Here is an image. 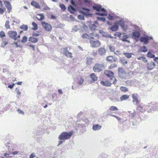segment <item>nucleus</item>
I'll return each instance as SVG.
<instances>
[{
  "instance_id": "obj_13",
  "label": "nucleus",
  "mask_w": 158,
  "mask_h": 158,
  "mask_svg": "<svg viewBox=\"0 0 158 158\" xmlns=\"http://www.w3.org/2000/svg\"><path fill=\"white\" fill-rule=\"evenodd\" d=\"M4 4L7 9L8 12L9 13L12 9L11 6L10 2L7 1H5L4 2Z\"/></svg>"
},
{
  "instance_id": "obj_14",
  "label": "nucleus",
  "mask_w": 158,
  "mask_h": 158,
  "mask_svg": "<svg viewBox=\"0 0 158 158\" xmlns=\"http://www.w3.org/2000/svg\"><path fill=\"white\" fill-rule=\"evenodd\" d=\"M114 24H119L121 26V28L123 29H125L127 28L125 26L124 22L122 20H120L119 21L115 22Z\"/></svg>"
},
{
  "instance_id": "obj_39",
  "label": "nucleus",
  "mask_w": 158,
  "mask_h": 158,
  "mask_svg": "<svg viewBox=\"0 0 158 158\" xmlns=\"http://www.w3.org/2000/svg\"><path fill=\"white\" fill-rule=\"evenodd\" d=\"M89 27L90 30L92 31H95L97 29V26L94 24H92Z\"/></svg>"
},
{
  "instance_id": "obj_7",
  "label": "nucleus",
  "mask_w": 158,
  "mask_h": 158,
  "mask_svg": "<svg viewBox=\"0 0 158 158\" xmlns=\"http://www.w3.org/2000/svg\"><path fill=\"white\" fill-rule=\"evenodd\" d=\"M98 40H94L90 41L89 43L91 46L92 48H97L100 46L101 45V43Z\"/></svg>"
},
{
  "instance_id": "obj_49",
  "label": "nucleus",
  "mask_w": 158,
  "mask_h": 158,
  "mask_svg": "<svg viewBox=\"0 0 158 158\" xmlns=\"http://www.w3.org/2000/svg\"><path fill=\"white\" fill-rule=\"evenodd\" d=\"M5 36V34L3 31H2L0 32V37L1 38H3Z\"/></svg>"
},
{
  "instance_id": "obj_15",
  "label": "nucleus",
  "mask_w": 158,
  "mask_h": 158,
  "mask_svg": "<svg viewBox=\"0 0 158 158\" xmlns=\"http://www.w3.org/2000/svg\"><path fill=\"white\" fill-rule=\"evenodd\" d=\"M106 61L109 63H112L116 61V60L114 58L113 56H108L106 57Z\"/></svg>"
},
{
  "instance_id": "obj_48",
  "label": "nucleus",
  "mask_w": 158,
  "mask_h": 158,
  "mask_svg": "<svg viewBox=\"0 0 158 158\" xmlns=\"http://www.w3.org/2000/svg\"><path fill=\"white\" fill-rule=\"evenodd\" d=\"M60 6L62 10L63 11H64L65 10L66 8L65 6L63 4H60Z\"/></svg>"
},
{
  "instance_id": "obj_62",
  "label": "nucleus",
  "mask_w": 158,
  "mask_h": 158,
  "mask_svg": "<svg viewBox=\"0 0 158 158\" xmlns=\"http://www.w3.org/2000/svg\"><path fill=\"white\" fill-rule=\"evenodd\" d=\"M22 81H19V82L16 83L15 84L18 85H22Z\"/></svg>"
},
{
  "instance_id": "obj_31",
  "label": "nucleus",
  "mask_w": 158,
  "mask_h": 158,
  "mask_svg": "<svg viewBox=\"0 0 158 158\" xmlns=\"http://www.w3.org/2000/svg\"><path fill=\"white\" fill-rule=\"evenodd\" d=\"M68 9L71 13H74L76 11L75 9L71 5L68 6Z\"/></svg>"
},
{
  "instance_id": "obj_20",
  "label": "nucleus",
  "mask_w": 158,
  "mask_h": 158,
  "mask_svg": "<svg viewBox=\"0 0 158 158\" xmlns=\"http://www.w3.org/2000/svg\"><path fill=\"white\" fill-rule=\"evenodd\" d=\"M90 77L92 81L93 82H94L98 80V77L94 73H92L90 75Z\"/></svg>"
},
{
  "instance_id": "obj_59",
  "label": "nucleus",
  "mask_w": 158,
  "mask_h": 158,
  "mask_svg": "<svg viewBox=\"0 0 158 158\" xmlns=\"http://www.w3.org/2000/svg\"><path fill=\"white\" fill-rule=\"evenodd\" d=\"M114 54L117 55H118L120 54L119 52L118 51H116L115 52L114 51Z\"/></svg>"
},
{
  "instance_id": "obj_29",
  "label": "nucleus",
  "mask_w": 158,
  "mask_h": 158,
  "mask_svg": "<svg viewBox=\"0 0 158 158\" xmlns=\"http://www.w3.org/2000/svg\"><path fill=\"white\" fill-rule=\"evenodd\" d=\"M29 41H30L33 43H36L38 41V39L37 38L34 37H30L29 38Z\"/></svg>"
},
{
  "instance_id": "obj_3",
  "label": "nucleus",
  "mask_w": 158,
  "mask_h": 158,
  "mask_svg": "<svg viewBox=\"0 0 158 158\" xmlns=\"http://www.w3.org/2000/svg\"><path fill=\"white\" fill-rule=\"evenodd\" d=\"M104 74L108 77L110 78V80H113V83L115 85L117 81L116 78L114 76V73L113 72L109 70H105L104 72Z\"/></svg>"
},
{
  "instance_id": "obj_30",
  "label": "nucleus",
  "mask_w": 158,
  "mask_h": 158,
  "mask_svg": "<svg viewBox=\"0 0 158 158\" xmlns=\"http://www.w3.org/2000/svg\"><path fill=\"white\" fill-rule=\"evenodd\" d=\"M114 25L110 28V29L113 31H116L118 30V24H115L114 23Z\"/></svg>"
},
{
  "instance_id": "obj_12",
  "label": "nucleus",
  "mask_w": 158,
  "mask_h": 158,
  "mask_svg": "<svg viewBox=\"0 0 158 158\" xmlns=\"http://www.w3.org/2000/svg\"><path fill=\"white\" fill-rule=\"evenodd\" d=\"M118 74L120 77L123 78V76L126 74V72L122 68H119L118 69Z\"/></svg>"
},
{
  "instance_id": "obj_42",
  "label": "nucleus",
  "mask_w": 158,
  "mask_h": 158,
  "mask_svg": "<svg viewBox=\"0 0 158 158\" xmlns=\"http://www.w3.org/2000/svg\"><path fill=\"white\" fill-rule=\"evenodd\" d=\"M120 61L121 64L124 65H125L127 63V61L125 59H121L120 60Z\"/></svg>"
},
{
  "instance_id": "obj_34",
  "label": "nucleus",
  "mask_w": 158,
  "mask_h": 158,
  "mask_svg": "<svg viewBox=\"0 0 158 158\" xmlns=\"http://www.w3.org/2000/svg\"><path fill=\"white\" fill-rule=\"evenodd\" d=\"M32 24L33 26L32 29L34 30H36L38 29V26L37 24L35 22H33Z\"/></svg>"
},
{
  "instance_id": "obj_10",
  "label": "nucleus",
  "mask_w": 158,
  "mask_h": 158,
  "mask_svg": "<svg viewBox=\"0 0 158 158\" xmlns=\"http://www.w3.org/2000/svg\"><path fill=\"white\" fill-rule=\"evenodd\" d=\"M131 35L133 38L137 40L140 37V34L139 31H135L132 33Z\"/></svg>"
},
{
  "instance_id": "obj_52",
  "label": "nucleus",
  "mask_w": 158,
  "mask_h": 158,
  "mask_svg": "<svg viewBox=\"0 0 158 158\" xmlns=\"http://www.w3.org/2000/svg\"><path fill=\"white\" fill-rule=\"evenodd\" d=\"M110 49L111 51L113 52H114L115 51V49L113 46H110Z\"/></svg>"
},
{
  "instance_id": "obj_25",
  "label": "nucleus",
  "mask_w": 158,
  "mask_h": 158,
  "mask_svg": "<svg viewBox=\"0 0 158 158\" xmlns=\"http://www.w3.org/2000/svg\"><path fill=\"white\" fill-rule=\"evenodd\" d=\"M129 98V96L126 94H124L122 95L120 98V100L121 101L126 100Z\"/></svg>"
},
{
  "instance_id": "obj_56",
  "label": "nucleus",
  "mask_w": 158,
  "mask_h": 158,
  "mask_svg": "<svg viewBox=\"0 0 158 158\" xmlns=\"http://www.w3.org/2000/svg\"><path fill=\"white\" fill-rule=\"evenodd\" d=\"M17 111L19 113L23 115L24 114V112L22 110H21L20 109H18Z\"/></svg>"
},
{
  "instance_id": "obj_53",
  "label": "nucleus",
  "mask_w": 158,
  "mask_h": 158,
  "mask_svg": "<svg viewBox=\"0 0 158 158\" xmlns=\"http://www.w3.org/2000/svg\"><path fill=\"white\" fill-rule=\"evenodd\" d=\"M121 35V34L119 32H116L114 35L117 36L118 37H120Z\"/></svg>"
},
{
  "instance_id": "obj_9",
  "label": "nucleus",
  "mask_w": 158,
  "mask_h": 158,
  "mask_svg": "<svg viewBox=\"0 0 158 158\" xmlns=\"http://www.w3.org/2000/svg\"><path fill=\"white\" fill-rule=\"evenodd\" d=\"M41 24L47 31H50L51 30L52 28L50 24L45 22H42Z\"/></svg>"
},
{
  "instance_id": "obj_55",
  "label": "nucleus",
  "mask_w": 158,
  "mask_h": 158,
  "mask_svg": "<svg viewBox=\"0 0 158 158\" xmlns=\"http://www.w3.org/2000/svg\"><path fill=\"white\" fill-rule=\"evenodd\" d=\"M15 85V84L14 83H13L12 84V85H8V88H9L10 89H12L13 88L14 86Z\"/></svg>"
},
{
  "instance_id": "obj_51",
  "label": "nucleus",
  "mask_w": 158,
  "mask_h": 158,
  "mask_svg": "<svg viewBox=\"0 0 158 158\" xmlns=\"http://www.w3.org/2000/svg\"><path fill=\"white\" fill-rule=\"evenodd\" d=\"M7 41L6 40H3V41L2 42V44L4 46H5L7 44Z\"/></svg>"
},
{
  "instance_id": "obj_21",
  "label": "nucleus",
  "mask_w": 158,
  "mask_h": 158,
  "mask_svg": "<svg viewBox=\"0 0 158 158\" xmlns=\"http://www.w3.org/2000/svg\"><path fill=\"white\" fill-rule=\"evenodd\" d=\"M36 18L39 21H42L44 19V16L43 14H37Z\"/></svg>"
},
{
  "instance_id": "obj_24",
  "label": "nucleus",
  "mask_w": 158,
  "mask_h": 158,
  "mask_svg": "<svg viewBox=\"0 0 158 158\" xmlns=\"http://www.w3.org/2000/svg\"><path fill=\"white\" fill-rule=\"evenodd\" d=\"M155 63L153 62L148 63L147 64L148 69L149 70H151L155 67Z\"/></svg>"
},
{
  "instance_id": "obj_63",
  "label": "nucleus",
  "mask_w": 158,
  "mask_h": 158,
  "mask_svg": "<svg viewBox=\"0 0 158 158\" xmlns=\"http://www.w3.org/2000/svg\"><path fill=\"white\" fill-rule=\"evenodd\" d=\"M71 3L73 6H75V4L73 0H71Z\"/></svg>"
},
{
  "instance_id": "obj_8",
  "label": "nucleus",
  "mask_w": 158,
  "mask_h": 158,
  "mask_svg": "<svg viewBox=\"0 0 158 158\" xmlns=\"http://www.w3.org/2000/svg\"><path fill=\"white\" fill-rule=\"evenodd\" d=\"M82 9L85 11H81V12L83 15L87 16H89L92 15V14L90 13V9L85 7H82Z\"/></svg>"
},
{
  "instance_id": "obj_35",
  "label": "nucleus",
  "mask_w": 158,
  "mask_h": 158,
  "mask_svg": "<svg viewBox=\"0 0 158 158\" xmlns=\"http://www.w3.org/2000/svg\"><path fill=\"white\" fill-rule=\"evenodd\" d=\"M117 67V65L116 64H112L108 67V69L110 70H111L114 68L116 67Z\"/></svg>"
},
{
  "instance_id": "obj_23",
  "label": "nucleus",
  "mask_w": 158,
  "mask_h": 158,
  "mask_svg": "<svg viewBox=\"0 0 158 158\" xmlns=\"http://www.w3.org/2000/svg\"><path fill=\"white\" fill-rule=\"evenodd\" d=\"M84 81V79L81 77H78L77 78V82L78 85H82Z\"/></svg>"
},
{
  "instance_id": "obj_32",
  "label": "nucleus",
  "mask_w": 158,
  "mask_h": 158,
  "mask_svg": "<svg viewBox=\"0 0 158 158\" xmlns=\"http://www.w3.org/2000/svg\"><path fill=\"white\" fill-rule=\"evenodd\" d=\"M13 149H8V151L6 152V153H9L11 152L12 153L10 154V155H15L17 154L19 152L18 151H15L14 152H13Z\"/></svg>"
},
{
  "instance_id": "obj_50",
  "label": "nucleus",
  "mask_w": 158,
  "mask_h": 158,
  "mask_svg": "<svg viewBox=\"0 0 158 158\" xmlns=\"http://www.w3.org/2000/svg\"><path fill=\"white\" fill-rule=\"evenodd\" d=\"M11 153H12L11 152L9 153H5L4 154V157L6 158L9 157H10V156H9V155H10V154Z\"/></svg>"
},
{
  "instance_id": "obj_33",
  "label": "nucleus",
  "mask_w": 158,
  "mask_h": 158,
  "mask_svg": "<svg viewBox=\"0 0 158 158\" xmlns=\"http://www.w3.org/2000/svg\"><path fill=\"white\" fill-rule=\"evenodd\" d=\"M120 90L123 92H126L128 91L127 88L124 86H121L120 88Z\"/></svg>"
},
{
  "instance_id": "obj_5",
  "label": "nucleus",
  "mask_w": 158,
  "mask_h": 158,
  "mask_svg": "<svg viewBox=\"0 0 158 158\" xmlns=\"http://www.w3.org/2000/svg\"><path fill=\"white\" fill-rule=\"evenodd\" d=\"M104 68V66L103 64L96 63L93 66V69L94 72H99L102 71Z\"/></svg>"
},
{
  "instance_id": "obj_40",
  "label": "nucleus",
  "mask_w": 158,
  "mask_h": 158,
  "mask_svg": "<svg viewBox=\"0 0 158 158\" xmlns=\"http://www.w3.org/2000/svg\"><path fill=\"white\" fill-rule=\"evenodd\" d=\"M140 50L141 52H147L148 50L145 46H143L141 48Z\"/></svg>"
},
{
  "instance_id": "obj_43",
  "label": "nucleus",
  "mask_w": 158,
  "mask_h": 158,
  "mask_svg": "<svg viewBox=\"0 0 158 158\" xmlns=\"http://www.w3.org/2000/svg\"><path fill=\"white\" fill-rule=\"evenodd\" d=\"M20 28L24 31H27L28 29V27L26 25H23L20 26Z\"/></svg>"
},
{
  "instance_id": "obj_37",
  "label": "nucleus",
  "mask_w": 158,
  "mask_h": 158,
  "mask_svg": "<svg viewBox=\"0 0 158 158\" xmlns=\"http://www.w3.org/2000/svg\"><path fill=\"white\" fill-rule=\"evenodd\" d=\"M15 91L17 93V97L19 98L21 94V93L19 89L18 88H16L15 89Z\"/></svg>"
},
{
  "instance_id": "obj_1",
  "label": "nucleus",
  "mask_w": 158,
  "mask_h": 158,
  "mask_svg": "<svg viewBox=\"0 0 158 158\" xmlns=\"http://www.w3.org/2000/svg\"><path fill=\"white\" fill-rule=\"evenodd\" d=\"M81 37L83 39H88L90 42L91 40H99L100 38V36L99 34L95 32H93L89 34L87 33L83 34Z\"/></svg>"
},
{
  "instance_id": "obj_44",
  "label": "nucleus",
  "mask_w": 158,
  "mask_h": 158,
  "mask_svg": "<svg viewBox=\"0 0 158 158\" xmlns=\"http://www.w3.org/2000/svg\"><path fill=\"white\" fill-rule=\"evenodd\" d=\"M123 54L128 58H129L131 57L132 53H123Z\"/></svg>"
},
{
  "instance_id": "obj_27",
  "label": "nucleus",
  "mask_w": 158,
  "mask_h": 158,
  "mask_svg": "<svg viewBox=\"0 0 158 158\" xmlns=\"http://www.w3.org/2000/svg\"><path fill=\"white\" fill-rule=\"evenodd\" d=\"M93 59L90 57L87 58L86 59V64L89 65L93 63Z\"/></svg>"
},
{
  "instance_id": "obj_36",
  "label": "nucleus",
  "mask_w": 158,
  "mask_h": 158,
  "mask_svg": "<svg viewBox=\"0 0 158 158\" xmlns=\"http://www.w3.org/2000/svg\"><path fill=\"white\" fill-rule=\"evenodd\" d=\"M109 110L110 111H116L118 110L117 107L115 106H111L109 108Z\"/></svg>"
},
{
  "instance_id": "obj_41",
  "label": "nucleus",
  "mask_w": 158,
  "mask_h": 158,
  "mask_svg": "<svg viewBox=\"0 0 158 158\" xmlns=\"http://www.w3.org/2000/svg\"><path fill=\"white\" fill-rule=\"evenodd\" d=\"M137 59L139 60H142L145 63H147L148 61L147 59L144 57L141 56L137 58Z\"/></svg>"
},
{
  "instance_id": "obj_16",
  "label": "nucleus",
  "mask_w": 158,
  "mask_h": 158,
  "mask_svg": "<svg viewBox=\"0 0 158 158\" xmlns=\"http://www.w3.org/2000/svg\"><path fill=\"white\" fill-rule=\"evenodd\" d=\"M100 84L102 85L108 87L112 85V83L109 80L105 81H101Z\"/></svg>"
},
{
  "instance_id": "obj_18",
  "label": "nucleus",
  "mask_w": 158,
  "mask_h": 158,
  "mask_svg": "<svg viewBox=\"0 0 158 158\" xmlns=\"http://www.w3.org/2000/svg\"><path fill=\"white\" fill-rule=\"evenodd\" d=\"M149 40V37L148 36L142 37L140 38L141 42H143L145 44H147L148 43Z\"/></svg>"
},
{
  "instance_id": "obj_11",
  "label": "nucleus",
  "mask_w": 158,
  "mask_h": 158,
  "mask_svg": "<svg viewBox=\"0 0 158 158\" xmlns=\"http://www.w3.org/2000/svg\"><path fill=\"white\" fill-rule=\"evenodd\" d=\"M64 50L63 53L67 57L72 58V53L71 52H69L67 51L68 48L65 47L63 48Z\"/></svg>"
},
{
  "instance_id": "obj_61",
  "label": "nucleus",
  "mask_w": 158,
  "mask_h": 158,
  "mask_svg": "<svg viewBox=\"0 0 158 158\" xmlns=\"http://www.w3.org/2000/svg\"><path fill=\"white\" fill-rule=\"evenodd\" d=\"M43 9L45 10H49L50 9V8L48 6H46L44 7Z\"/></svg>"
},
{
  "instance_id": "obj_22",
  "label": "nucleus",
  "mask_w": 158,
  "mask_h": 158,
  "mask_svg": "<svg viewBox=\"0 0 158 158\" xmlns=\"http://www.w3.org/2000/svg\"><path fill=\"white\" fill-rule=\"evenodd\" d=\"M6 10V8L3 7L2 2L0 0V14H3Z\"/></svg>"
},
{
  "instance_id": "obj_60",
  "label": "nucleus",
  "mask_w": 158,
  "mask_h": 158,
  "mask_svg": "<svg viewBox=\"0 0 158 158\" xmlns=\"http://www.w3.org/2000/svg\"><path fill=\"white\" fill-rule=\"evenodd\" d=\"M39 35V34L35 33H33L32 34V35L35 36H38Z\"/></svg>"
},
{
  "instance_id": "obj_4",
  "label": "nucleus",
  "mask_w": 158,
  "mask_h": 158,
  "mask_svg": "<svg viewBox=\"0 0 158 158\" xmlns=\"http://www.w3.org/2000/svg\"><path fill=\"white\" fill-rule=\"evenodd\" d=\"M93 8L94 10H96L100 12L102 11L103 12L101 13L100 12H97L96 13V15H100L101 16H106L107 15V14L106 11L105 9L104 8H102V6L100 5H97L96 6H93Z\"/></svg>"
},
{
  "instance_id": "obj_54",
  "label": "nucleus",
  "mask_w": 158,
  "mask_h": 158,
  "mask_svg": "<svg viewBox=\"0 0 158 158\" xmlns=\"http://www.w3.org/2000/svg\"><path fill=\"white\" fill-rule=\"evenodd\" d=\"M97 19L98 20H101L103 21H105L106 20L105 18H103V17H98Z\"/></svg>"
},
{
  "instance_id": "obj_46",
  "label": "nucleus",
  "mask_w": 158,
  "mask_h": 158,
  "mask_svg": "<svg viewBox=\"0 0 158 158\" xmlns=\"http://www.w3.org/2000/svg\"><path fill=\"white\" fill-rule=\"evenodd\" d=\"M147 56L151 58H153L155 57L154 55L152 54L151 52H149L147 53Z\"/></svg>"
},
{
  "instance_id": "obj_47",
  "label": "nucleus",
  "mask_w": 158,
  "mask_h": 158,
  "mask_svg": "<svg viewBox=\"0 0 158 158\" xmlns=\"http://www.w3.org/2000/svg\"><path fill=\"white\" fill-rule=\"evenodd\" d=\"M27 41V38L25 36H24L21 40V42L23 43H26Z\"/></svg>"
},
{
  "instance_id": "obj_28",
  "label": "nucleus",
  "mask_w": 158,
  "mask_h": 158,
  "mask_svg": "<svg viewBox=\"0 0 158 158\" xmlns=\"http://www.w3.org/2000/svg\"><path fill=\"white\" fill-rule=\"evenodd\" d=\"M102 126L98 124L94 125L93 126V129L94 131L98 130L101 129Z\"/></svg>"
},
{
  "instance_id": "obj_26",
  "label": "nucleus",
  "mask_w": 158,
  "mask_h": 158,
  "mask_svg": "<svg viewBox=\"0 0 158 158\" xmlns=\"http://www.w3.org/2000/svg\"><path fill=\"white\" fill-rule=\"evenodd\" d=\"M106 52V50L105 48H100L98 50L99 54L101 55H104Z\"/></svg>"
},
{
  "instance_id": "obj_17",
  "label": "nucleus",
  "mask_w": 158,
  "mask_h": 158,
  "mask_svg": "<svg viewBox=\"0 0 158 158\" xmlns=\"http://www.w3.org/2000/svg\"><path fill=\"white\" fill-rule=\"evenodd\" d=\"M31 5L35 8L40 9L41 8L40 4L36 2L32 1L31 3Z\"/></svg>"
},
{
  "instance_id": "obj_6",
  "label": "nucleus",
  "mask_w": 158,
  "mask_h": 158,
  "mask_svg": "<svg viewBox=\"0 0 158 158\" xmlns=\"http://www.w3.org/2000/svg\"><path fill=\"white\" fill-rule=\"evenodd\" d=\"M17 32L16 31H10L8 32L7 35L10 38L14 40L17 39Z\"/></svg>"
},
{
  "instance_id": "obj_64",
  "label": "nucleus",
  "mask_w": 158,
  "mask_h": 158,
  "mask_svg": "<svg viewBox=\"0 0 158 158\" xmlns=\"http://www.w3.org/2000/svg\"><path fill=\"white\" fill-rule=\"evenodd\" d=\"M58 92L60 94H62L63 93L62 90L60 89H59L58 90Z\"/></svg>"
},
{
  "instance_id": "obj_2",
  "label": "nucleus",
  "mask_w": 158,
  "mask_h": 158,
  "mask_svg": "<svg viewBox=\"0 0 158 158\" xmlns=\"http://www.w3.org/2000/svg\"><path fill=\"white\" fill-rule=\"evenodd\" d=\"M73 134V131L69 132H63L59 135L58 138L60 140H67L70 139Z\"/></svg>"
},
{
  "instance_id": "obj_45",
  "label": "nucleus",
  "mask_w": 158,
  "mask_h": 158,
  "mask_svg": "<svg viewBox=\"0 0 158 158\" xmlns=\"http://www.w3.org/2000/svg\"><path fill=\"white\" fill-rule=\"evenodd\" d=\"M5 26L6 29L10 28V26L9 25V21L8 20L6 22Z\"/></svg>"
},
{
  "instance_id": "obj_19",
  "label": "nucleus",
  "mask_w": 158,
  "mask_h": 158,
  "mask_svg": "<svg viewBox=\"0 0 158 158\" xmlns=\"http://www.w3.org/2000/svg\"><path fill=\"white\" fill-rule=\"evenodd\" d=\"M132 98H133V102H135L136 104H139L140 102V101H139L137 98L136 94H133L132 95Z\"/></svg>"
},
{
  "instance_id": "obj_57",
  "label": "nucleus",
  "mask_w": 158,
  "mask_h": 158,
  "mask_svg": "<svg viewBox=\"0 0 158 158\" xmlns=\"http://www.w3.org/2000/svg\"><path fill=\"white\" fill-rule=\"evenodd\" d=\"M35 157V154L34 153H31L30 156L29 158H33Z\"/></svg>"
},
{
  "instance_id": "obj_58",
  "label": "nucleus",
  "mask_w": 158,
  "mask_h": 158,
  "mask_svg": "<svg viewBox=\"0 0 158 158\" xmlns=\"http://www.w3.org/2000/svg\"><path fill=\"white\" fill-rule=\"evenodd\" d=\"M108 19L110 20H111L114 18L113 16L110 15L108 16Z\"/></svg>"
},
{
  "instance_id": "obj_38",
  "label": "nucleus",
  "mask_w": 158,
  "mask_h": 158,
  "mask_svg": "<svg viewBox=\"0 0 158 158\" xmlns=\"http://www.w3.org/2000/svg\"><path fill=\"white\" fill-rule=\"evenodd\" d=\"M110 115L112 116L115 117L116 118L119 123H121V121L123 119L122 118H120L115 115L111 114Z\"/></svg>"
}]
</instances>
